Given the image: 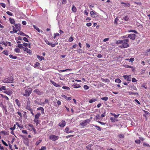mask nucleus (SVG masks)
I'll use <instances>...</instances> for the list:
<instances>
[{
	"label": "nucleus",
	"instance_id": "nucleus-58",
	"mask_svg": "<svg viewBox=\"0 0 150 150\" xmlns=\"http://www.w3.org/2000/svg\"><path fill=\"white\" fill-rule=\"evenodd\" d=\"M1 141L4 145H5V146H7L8 144L4 141L3 140H2Z\"/></svg>",
	"mask_w": 150,
	"mask_h": 150
},
{
	"label": "nucleus",
	"instance_id": "nucleus-44",
	"mask_svg": "<svg viewBox=\"0 0 150 150\" xmlns=\"http://www.w3.org/2000/svg\"><path fill=\"white\" fill-rule=\"evenodd\" d=\"M18 35H21L24 36L25 35V34L22 32H20L18 33Z\"/></svg>",
	"mask_w": 150,
	"mask_h": 150
},
{
	"label": "nucleus",
	"instance_id": "nucleus-4",
	"mask_svg": "<svg viewBox=\"0 0 150 150\" xmlns=\"http://www.w3.org/2000/svg\"><path fill=\"white\" fill-rule=\"evenodd\" d=\"M59 138V137L58 136L53 134H51L49 136V139L53 141L57 140Z\"/></svg>",
	"mask_w": 150,
	"mask_h": 150
},
{
	"label": "nucleus",
	"instance_id": "nucleus-34",
	"mask_svg": "<svg viewBox=\"0 0 150 150\" xmlns=\"http://www.w3.org/2000/svg\"><path fill=\"white\" fill-rule=\"evenodd\" d=\"M6 89V87L5 86H3L1 87H0V91H1L3 90H5Z\"/></svg>",
	"mask_w": 150,
	"mask_h": 150
},
{
	"label": "nucleus",
	"instance_id": "nucleus-31",
	"mask_svg": "<svg viewBox=\"0 0 150 150\" xmlns=\"http://www.w3.org/2000/svg\"><path fill=\"white\" fill-rule=\"evenodd\" d=\"M121 81V80L119 79H116L115 80V82L118 83H120Z\"/></svg>",
	"mask_w": 150,
	"mask_h": 150
},
{
	"label": "nucleus",
	"instance_id": "nucleus-23",
	"mask_svg": "<svg viewBox=\"0 0 150 150\" xmlns=\"http://www.w3.org/2000/svg\"><path fill=\"white\" fill-rule=\"evenodd\" d=\"M33 121L36 123V126H37L38 125L39 123L38 119L34 118Z\"/></svg>",
	"mask_w": 150,
	"mask_h": 150
},
{
	"label": "nucleus",
	"instance_id": "nucleus-60",
	"mask_svg": "<svg viewBox=\"0 0 150 150\" xmlns=\"http://www.w3.org/2000/svg\"><path fill=\"white\" fill-rule=\"evenodd\" d=\"M15 26L17 29H19L20 27L19 25L18 24H15Z\"/></svg>",
	"mask_w": 150,
	"mask_h": 150
},
{
	"label": "nucleus",
	"instance_id": "nucleus-8",
	"mask_svg": "<svg viewBox=\"0 0 150 150\" xmlns=\"http://www.w3.org/2000/svg\"><path fill=\"white\" fill-rule=\"evenodd\" d=\"M34 93H36L38 95H41L42 94L43 92L41 91L38 89H36L33 91Z\"/></svg>",
	"mask_w": 150,
	"mask_h": 150
},
{
	"label": "nucleus",
	"instance_id": "nucleus-47",
	"mask_svg": "<svg viewBox=\"0 0 150 150\" xmlns=\"http://www.w3.org/2000/svg\"><path fill=\"white\" fill-rule=\"evenodd\" d=\"M16 125L20 128L22 129L23 128V125H20L18 123H16Z\"/></svg>",
	"mask_w": 150,
	"mask_h": 150
},
{
	"label": "nucleus",
	"instance_id": "nucleus-46",
	"mask_svg": "<svg viewBox=\"0 0 150 150\" xmlns=\"http://www.w3.org/2000/svg\"><path fill=\"white\" fill-rule=\"evenodd\" d=\"M13 31H11L10 32L11 33H12V32H13L14 33H16L18 31L17 30H14V26L13 27Z\"/></svg>",
	"mask_w": 150,
	"mask_h": 150
},
{
	"label": "nucleus",
	"instance_id": "nucleus-15",
	"mask_svg": "<svg viewBox=\"0 0 150 150\" xmlns=\"http://www.w3.org/2000/svg\"><path fill=\"white\" fill-rule=\"evenodd\" d=\"M50 81L54 86L57 87H60V86L59 84L55 82L52 80H51Z\"/></svg>",
	"mask_w": 150,
	"mask_h": 150
},
{
	"label": "nucleus",
	"instance_id": "nucleus-36",
	"mask_svg": "<svg viewBox=\"0 0 150 150\" xmlns=\"http://www.w3.org/2000/svg\"><path fill=\"white\" fill-rule=\"evenodd\" d=\"M1 95L3 98L6 99V100H9V98H8V97L7 96H4V95H3L2 94H1Z\"/></svg>",
	"mask_w": 150,
	"mask_h": 150
},
{
	"label": "nucleus",
	"instance_id": "nucleus-35",
	"mask_svg": "<svg viewBox=\"0 0 150 150\" xmlns=\"http://www.w3.org/2000/svg\"><path fill=\"white\" fill-rule=\"evenodd\" d=\"M93 125L94 126H95V127L97 128V129L99 131H100L101 130V129L100 128L99 126H97L96 125Z\"/></svg>",
	"mask_w": 150,
	"mask_h": 150
},
{
	"label": "nucleus",
	"instance_id": "nucleus-13",
	"mask_svg": "<svg viewBox=\"0 0 150 150\" xmlns=\"http://www.w3.org/2000/svg\"><path fill=\"white\" fill-rule=\"evenodd\" d=\"M66 124L65 121L64 120H62L61 122L59 123V125L61 127H64Z\"/></svg>",
	"mask_w": 150,
	"mask_h": 150
},
{
	"label": "nucleus",
	"instance_id": "nucleus-7",
	"mask_svg": "<svg viewBox=\"0 0 150 150\" xmlns=\"http://www.w3.org/2000/svg\"><path fill=\"white\" fill-rule=\"evenodd\" d=\"M31 106H30V101L28 100L27 101V104L26 105V109L28 110H31Z\"/></svg>",
	"mask_w": 150,
	"mask_h": 150
},
{
	"label": "nucleus",
	"instance_id": "nucleus-10",
	"mask_svg": "<svg viewBox=\"0 0 150 150\" xmlns=\"http://www.w3.org/2000/svg\"><path fill=\"white\" fill-rule=\"evenodd\" d=\"M65 132L67 133H69L71 132H74V130H70L69 128L68 127H66L65 129Z\"/></svg>",
	"mask_w": 150,
	"mask_h": 150
},
{
	"label": "nucleus",
	"instance_id": "nucleus-53",
	"mask_svg": "<svg viewBox=\"0 0 150 150\" xmlns=\"http://www.w3.org/2000/svg\"><path fill=\"white\" fill-rule=\"evenodd\" d=\"M64 96L65 97V98L67 100H70L71 99V98L70 97L66 96Z\"/></svg>",
	"mask_w": 150,
	"mask_h": 150
},
{
	"label": "nucleus",
	"instance_id": "nucleus-56",
	"mask_svg": "<svg viewBox=\"0 0 150 150\" xmlns=\"http://www.w3.org/2000/svg\"><path fill=\"white\" fill-rule=\"evenodd\" d=\"M0 5L3 8H5L6 7V5L5 4L3 3H1L0 4Z\"/></svg>",
	"mask_w": 150,
	"mask_h": 150
},
{
	"label": "nucleus",
	"instance_id": "nucleus-55",
	"mask_svg": "<svg viewBox=\"0 0 150 150\" xmlns=\"http://www.w3.org/2000/svg\"><path fill=\"white\" fill-rule=\"evenodd\" d=\"M143 146H149V144H148L146 143H145V142H144L143 143Z\"/></svg>",
	"mask_w": 150,
	"mask_h": 150
},
{
	"label": "nucleus",
	"instance_id": "nucleus-3",
	"mask_svg": "<svg viewBox=\"0 0 150 150\" xmlns=\"http://www.w3.org/2000/svg\"><path fill=\"white\" fill-rule=\"evenodd\" d=\"M13 77L10 76L4 79L2 81L4 83H12L13 82Z\"/></svg>",
	"mask_w": 150,
	"mask_h": 150
},
{
	"label": "nucleus",
	"instance_id": "nucleus-52",
	"mask_svg": "<svg viewBox=\"0 0 150 150\" xmlns=\"http://www.w3.org/2000/svg\"><path fill=\"white\" fill-rule=\"evenodd\" d=\"M40 63L38 62H36L35 63V64L34 67H39L40 66Z\"/></svg>",
	"mask_w": 150,
	"mask_h": 150
},
{
	"label": "nucleus",
	"instance_id": "nucleus-28",
	"mask_svg": "<svg viewBox=\"0 0 150 150\" xmlns=\"http://www.w3.org/2000/svg\"><path fill=\"white\" fill-rule=\"evenodd\" d=\"M33 27L35 29H36V30L39 32H40V29L39 28H38L37 26L35 25H33Z\"/></svg>",
	"mask_w": 150,
	"mask_h": 150
},
{
	"label": "nucleus",
	"instance_id": "nucleus-63",
	"mask_svg": "<svg viewBox=\"0 0 150 150\" xmlns=\"http://www.w3.org/2000/svg\"><path fill=\"white\" fill-rule=\"evenodd\" d=\"M43 109H44V108L43 107H40L38 108L37 109V110H38L42 111Z\"/></svg>",
	"mask_w": 150,
	"mask_h": 150
},
{
	"label": "nucleus",
	"instance_id": "nucleus-42",
	"mask_svg": "<svg viewBox=\"0 0 150 150\" xmlns=\"http://www.w3.org/2000/svg\"><path fill=\"white\" fill-rule=\"evenodd\" d=\"M129 32H133L136 34L138 33V32L136 30H130L129 31Z\"/></svg>",
	"mask_w": 150,
	"mask_h": 150
},
{
	"label": "nucleus",
	"instance_id": "nucleus-27",
	"mask_svg": "<svg viewBox=\"0 0 150 150\" xmlns=\"http://www.w3.org/2000/svg\"><path fill=\"white\" fill-rule=\"evenodd\" d=\"M5 93H6L7 95L10 96L11 95L12 93L11 91H5L4 92Z\"/></svg>",
	"mask_w": 150,
	"mask_h": 150
},
{
	"label": "nucleus",
	"instance_id": "nucleus-18",
	"mask_svg": "<svg viewBox=\"0 0 150 150\" xmlns=\"http://www.w3.org/2000/svg\"><path fill=\"white\" fill-rule=\"evenodd\" d=\"M9 20L10 23L13 24H15V22L14 20V19L13 18H9Z\"/></svg>",
	"mask_w": 150,
	"mask_h": 150
},
{
	"label": "nucleus",
	"instance_id": "nucleus-54",
	"mask_svg": "<svg viewBox=\"0 0 150 150\" xmlns=\"http://www.w3.org/2000/svg\"><path fill=\"white\" fill-rule=\"evenodd\" d=\"M15 128H16V125H14L13 127H11L10 128V129L11 130H12V131H13L15 129Z\"/></svg>",
	"mask_w": 150,
	"mask_h": 150
},
{
	"label": "nucleus",
	"instance_id": "nucleus-38",
	"mask_svg": "<svg viewBox=\"0 0 150 150\" xmlns=\"http://www.w3.org/2000/svg\"><path fill=\"white\" fill-rule=\"evenodd\" d=\"M83 88L85 90H87L89 88V87L88 86L86 85H84L83 86Z\"/></svg>",
	"mask_w": 150,
	"mask_h": 150
},
{
	"label": "nucleus",
	"instance_id": "nucleus-21",
	"mask_svg": "<svg viewBox=\"0 0 150 150\" xmlns=\"http://www.w3.org/2000/svg\"><path fill=\"white\" fill-rule=\"evenodd\" d=\"M71 9L73 12H76L77 10L76 7L74 5H73L72 6Z\"/></svg>",
	"mask_w": 150,
	"mask_h": 150
},
{
	"label": "nucleus",
	"instance_id": "nucleus-49",
	"mask_svg": "<svg viewBox=\"0 0 150 150\" xmlns=\"http://www.w3.org/2000/svg\"><path fill=\"white\" fill-rule=\"evenodd\" d=\"M131 87L132 88L133 90L136 91L137 90V89L136 87L134 86L133 85Z\"/></svg>",
	"mask_w": 150,
	"mask_h": 150
},
{
	"label": "nucleus",
	"instance_id": "nucleus-41",
	"mask_svg": "<svg viewBox=\"0 0 150 150\" xmlns=\"http://www.w3.org/2000/svg\"><path fill=\"white\" fill-rule=\"evenodd\" d=\"M118 137L120 138H124V136L123 134H120L118 135Z\"/></svg>",
	"mask_w": 150,
	"mask_h": 150
},
{
	"label": "nucleus",
	"instance_id": "nucleus-30",
	"mask_svg": "<svg viewBox=\"0 0 150 150\" xmlns=\"http://www.w3.org/2000/svg\"><path fill=\"white\" fill-rule=\"evenodd\" d=\"M45 42L47 44L51 46V45H52V44L50 42L48 41L47 40H45Z\"/></svg>",
	"mask_w": 150,
	"mask_h": 150
},
{
	"label": "nucleus",
	"instance_id": "nucleus-12",
	"mask_svg": "<svg viewBox=\"0 0 150 150\" xmlns=\"http://www.w3.org/2000/svg\"><path fill=\"white\" fill-rule=\"evenodd\" d=\"M136 35L134 34H131L128 35V37L132 40H134L135 38Z\"/></svg>",
	"mask_w": 150,
	"mask_h": 150
},
{
	"label": "nucleus",
	"instance_id": "nucleus-29",
	"mask_svg": "<svg viewBox=\"0 0 150 150\" xmlns=\"http://www.w3.org/2000/svg\"><path fill=\"white\" fill-rule=\"evenodd\" d=\"M96 100H97L96 99H91L89 101V102L90 103H91L93 102H95V101H96Z\"/></svg>",
	"mask_w": 150,
	"mask_h": 150
},
{
	"label": "nucleus",
	"instance_id": "nucleus-5",
	"mask_svg": "<svg viewBox=\"0 0 150 150\" xmlns=\"http://www.w3.org/2000/svg\"><path fill=\"white\" fill-rule=\"evenodd\" d=\"M91 121V120L89 119H87L83 121L80 124V125L82 126H84L88 123Z\"/></svg>",
	"mask_w": 150,
	"mask_h": 150
},
{
	"label": "nucleus",
	"instance_id": "nucleus-17",
	"mask_svg": "<svg viewBox=\"0 0 150 150\" xmlns=\"http://www.w3.org/2000/svg\"><path fill=\"white\" fill-rule=\"evenodd\" d=\"M41 115L40 112H38L35 116V119H38Z\"/></svg>",
	"mask_w": 150,
	"mask_h": 150
},
{
	"label": "nucleus",
	"instance_id": "nucleus-2",
	"mask_svg": "<svg viewBox=\"0 0 150 150\" xmlns=\"http://www.w3.org/2000/svg\"><path fill=\"white\" fill-rule=\"evenodd\" d=\"M32 91V89L31 88H29L25 89L24 92L22 90L20 91V92L22 95L26 97L29 96L31 94Z\"/></svg>",
	"mask_w": 150,
	"mask_h": 150
},
{
	"label": "nucleus",
	"instance_id": "nucleus-57",
	"mask_svg": "<svg viewBox=\"0 0 150 150\" xmlns=\"http://www.w3.org/2000/svg\"><path fill=\"white\" fill-rule=\"evenodd\" d=\"M18 47L19 48H24L23 47V45L22 44H19L18 45Z\"/></svg>",
	"mask_w": 150,
	"mask_h": 150
},
{
	"label": "nucleus",
	"instance_id": "nucleus-25",
	"mask_svg": "<svg viewBox=\"0 0 150 150\" xmlns=\"http://www.w3.org/2000/svg\"><path fill=\"white\" fill-rule=\"evenodd\" d=\"M121 4H124L125 5V6H127L128 7H129L130 6V4L128 3H124L122 2L121 3Z\"/></svg>",
	"mask_w": 150,
	"mask_h": 150
},
{
	"label": "nucleus",
	"instance_id": "nucleus-48",
	"mask_svg": "<svg viewBox=\"0 0 150 150\" xmlns=\"http://www.w3.org/2000/svg\"><path fill=\"white\" fill-rule=\"evenodd\" d=\"M46 147L45 146H42L40 149L39 150H46Z\"/></svg>",
	"mask_w": 150,
	"mask_h": 150
},
{
	"label": "nucleus",
	"instance_id": "nucleus-33",
	"mask_svg": "<svg viewBox=\"0 0 150 150\" xmlns=\"http://www.w3.org/2000/svg\"><path fill=\"white\" fill-rule=\"evenodd\" d=\"M62 88L64 89H66L68 90H70V88L69 87H67L65 86H63L62 87Z\"/></svg>",
	"mask_w": 150,
	"mask_h": 150
},
{
	"label": "nucleus",
	"instance_id": "nucleus-32",
	"mask_svg": "<svg viewBox=\"0 0 150 150\" xmlns=\"http://www.w3.org/2000/svg\"><path fill=\"white\" fill-rule=\"evenodd\" d=\"M102 81L104 82H110L109 80V79H104L102 78Z\"/></svg>",
	"mask_w": 150,
	"mask_h": 150
},
{
	"label": "nucleus",
	"instance_id": "nucleus-45",
	"mask_svg": "<svg viewBox=\"0 0 150 150\" xmlns=\"http://www.w3.org/2000/svg\"><path fill=\"white\" fill-rule=\"evenodd\" d=\"M0 106L3 109H4L5 108H6V106L4 105L3 104L1 103L0 104Z\"/></svg>",
	"mask_w": 150,
	"mask_h": 150
},
{
	"label": "nucleus",
	"instance_id": "nucleus-51",
	"mask_svg": "<svg viewBox=\"0 0 150 150\" xmlns=\"http://www.w3.org/2000/svg\"><path fill=\"white\" fill-rule=\"evenodd\" d=\"M73 37H71L69 39V42H71L73 41Z\"/></svg>",
	"mask_w": 150,
	"mask_h": 150
},
{
	"label": "nucleus",
	"instance_id": "nucleus-61",
	"mask_svg": "<svg viewBox=\"0 0 150 150\" xmlns=\"http://www.w3.org/2000/svg\"><path fill=\"white\" fill-rule=\"evenodd\" d=\"M110 120H111V122H113L115 121V119L112 117H111L110 118Z\"/></svg>",
	"mask_w": 150,
	"mask_h": 150
},
{
	"label": "nucleus",
	"instance_id": "nucleus-40",
	"mask_svg": "<svg viewBox=\"0 0 150 150\" xmlns=\"http://www.w3.org/2000/svg\"><path fill=\"white\" fill-rule=\"evenodd\" d=\"M112 115L113 116H114L115 118H117L119 115H120L119 114H117V115H115V114L114 113H111Z\"/></svg>",
	"mask_w": 150,
	"mask_h": 150
},
{
	"label": "nucleus",
	"instance_id": "nucleus-24",
	"mask_svg": "<svg viewBox=\"0 0 150 150\" xmlns=\"http://www.w3.org/2000/svg\"><path fill=\"white\" fill-rule=\"evenodd\" d=\"M37 58L39 60H40V61H41L42 59H44V57H43L42 56L39 55L37 56Z\"/></svg>",
	"mask_w": 150,
	"mask_h": 150
},
{
	"label": "nucleus",
	"instance_id": "nucleus-39",
	"mask_svg": "<svg viewBox=\"0 0 150 150\" xmlns=\"http://www.w3.org/2000/svg\"><path fill=\"white\" fill-rule=\"evenodd\" d=\"M101 99L105 101H107L108 100V98L107 97H105L102 98Z\"/></svg>",
	"mask_w": 150,
	"mask_h": 150
},
{
	"label": "nucleus",
	"instance_id": "nucleus-19",
	"mask_svg": "<svg viewBox=\"0 0 150 150\" xmlns=\"http://www.w3.org/2000/svg\"><path fill=\"white\" fill-rule=\"evenodd\" d=\"M15 102H16L17 105L19 107H20L21 106V103H20L18 100V99H16L15 100Z\"/></svg>",
	"mask_w": 150,
	"mask_h": 150
},
{
	"label": "nucleus",
	"instance_id": "nucleus-64",
	"mask_svg": "<svg viewBox=\"0 0 150 150\" xmlns=\"http://www.w3.org/2000/svg\"><path fill=\"white\" fill-rule=\"evenodd\" d=\"M86 25L88 27L91 26L92 25V24L91 23H87L86 24Z\"/></svg>",
	"mask_w": 150,
	"mask_h": 150
},
{
	"label": "nucleus",
	"instance_id": "nucleus-37",
	"mask_svg": "<svg viewBox=\"0 0 150 150\" xmlns=\"http://www.w3.org/2000/svg\"><path fill=\"white\" fill-rule=\"evenodd\" d=\"M3 52L4 53V54L6 55H8V52L7 50H5Z\"/></svg>",
	"mask_w": 150,
	"mask_h": 150
},
{
	"label": "nucleus",
	"instance_id": "nucleus-20",
	"mask_svg": "<svg viewBox=\"0 0 150 150\" xmlns=\"http://www.w3.org/2000/svg\"><path fill=\"white\" fill-rule=\"evenodd\" d=\"M0 134H3L4 135H8V133L7 132H6V131L3 130L1 131L0 132Z\"/></svg>",
	"mask_w": 150,
	"mask_h": 150
},
{
	"label": "nucleus",
	"instance_id": "nucleus-16",
	"mask_svg": "<svg viewBox=\"0 0 150 150\" xmlns=\"http://www.w3.org/2000/svg\"><path fill=\"white\" fill-rule=\"evenodd\" d=\"M144 112L145 113V114L144 115V116L146 117V120H147V116L149 115L150 113L148 112L145 110H144Z\"/></svg>",
	"mask_w": 150,
	"mask_h": 150
},
{
	"label": "nucleus",
	"instance_id": "nucleus-6",
	"mask_svg": "<svg viewBox=\"0 0 150 150\" xmlns=\"http://www.w3.org/2000/svg\"><path fill=\"white\" fill-rule=\"evenodd\" d=\"M22 137L24 139V142L26 145H28L29 144V139L27 138L25 136L22 135Z\"/></svg>",
	"mask_w": 150,
	"mask_h": 150
},
{
	"label": "nucleus",
	"instance_id": "nucleus-50",
	"mask_svg": "<svg viewBox=\"0 0 150 150\" xmlns=\"http://www.w3.org/2000/svg\"><path fill=\"white\" fill-rule=\"evenodd\" d=\"M15 51L16 52H20V50L18 48H16L15 49Z\"/></svg>",
	"mask_w": 150,
	"mask_h": 150
},
{
	"label": "nucleus",
	"instance_id": "nucleus-59",
	"mask_svg": "<svg viewBox=\"0 0 150 150\" xmlns=\"http://www.w3.org/2000/svg\"><path fill=\"white\" fill-rule=\"evenodd\" d=\"M58 44V42H56L54 44H52V45H51V47H54L56 45H57Z\"/></svg>",
	"mask_w": 150,
	"mask_h": 150
},
{
	"label": "nucleus",
	"instance_id": "nucleus-14",
	"mask_svg": "<svg viewBox=\"0 0 150 150\" xmlns=\"http://www.w3.org/2000/svg\"><path fill=\"white\" fill-rule=\"evenodd\" d=\"M23 50L24 51H26L27 53H29L30 54L32 53V51L27 47L23 48Z\"/></svg>",
	"mask_w": 150,
	"mask_h": 150
},
{
	"label": "nucleus",
	"instance_id": "nucleus-62",
	"mask_svg": "<svg viewBox=\"0 0 150 150\" xmlns=\"http://www.w3.org/2000/svg\"><path fill=\"white\" fill-rule=\"evenodd\" d=\"M124 19L125 21H127L129 19V18L128 16H126L124 18Z\"/></svg>",
	"mask_w": 150,
	"mask_h": 150
},
{
	"label": "nucleus",
	"instance_id": "nucleus-11",
	"mask_svg": "<svg viewBox=\"0 0 150 150\" xmlns=\"http://www.w3.org/2000/svg\"><path fill=\"white\" fill-rule=\"evenodd\" d=\"M38 101V99H37L34 101V103L36 104L40 105L42 106H44V103H40Z\"/></svg>",
	"mask_w": 150,
	"mask_h": 150
},
{
	"label": "nucleus",
	"instance_id": "nucleus-43",
	"mask_svg": "<svg viewBox=\"0 0 150 150\" xmlns=\"http://www.w3.org/2000/svg\"><path fill=\"white\" fill-rule=\"evenodd\" d=\"M6 13L8 14V15L11 16H13V14L11 12L9 11H7L6 12Z\"/></svg>",
	"mask_w": 150,
	"mask_h": 150
},
{
	"label": "nucleus",
	"instance_id": "nucleus-9",
	"mask_svg": "<svg viewBox=\"0 0 150 150\" xmlns=\"http://www.w3.org/2000/svg\"><path fill=\"white\" fill-rule=\"evenodd\" d=\"M131 75H123V77L127 81H130L131 80Z\"/></svg>",
	"mask_w": 150,
	"mask_h": 150
},
{
	"label": "nucleus",
	"instance_id": "nucleus-22",
	"mask_svg": "<svg viewBox=\"0 0 150 150\" xmlns=\"http://www.w3.org/2000/svg\"><path fill=\"white\" fill-rule=\"evenodd\" d=\"M73 87L74 88H80L81 87V86L79 84H74L73 85Z\"/></svg>",
	"mask_w": 150,
	"mask_h": 150
},
{
	"label": "nucleus",
	"instance_id": "nucleus-26",
	"mask_svg": "<svg viewBox=\"0 0 150 150\" xmlns=\"http://www.w3.org/2000/svg\"><path fill=\"white\" fill-rule=\"evenodd\" d=\"M9 56L10 58L13 59H16L17 58V57L13 56L11 54H10V55H9Z\"/></svg>",
	"mask_w": 150,
	"mask_h": 150
},
{
	"label": "nucleus",
	"instance_id": "nucleus-1",
	"mask_svg": "<svg viewBox=\"0 0 150 150\" xmlns=\"http://www.w3.org/2000/svg\"><path fill=\"white\" fill-rule=\"evenodd\" d=\"M129 39H125L123 40H119L117 41V44H121L120 46V47L122 48H125L129 47L128 42Z\"/></svg>",
	"mask_w": 150,
	"mask_h": 150
}]
</instances>
